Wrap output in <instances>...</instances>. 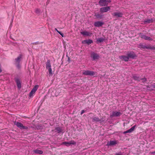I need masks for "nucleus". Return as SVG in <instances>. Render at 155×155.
<instances>
[{
  "label": "nucleus",
  "mask_w": 155,
  "mask_h": 155,
  "mask_svg": "<svg viewBox=\"0 0 155 155\" xmlns=\"http://www.w3.org/2000/svg\"><path fill=\"white\" fill-rule=\"evenodd\" d=\"M147 89L148 90H153V89L150 88V87L148 86H147Z\"/></svg>",
  "instance_id": "nucleus-35"
},
{
  "label": "nucleus",
  "mask_w": 155,
  "mask_h": 155,
  "mask_svg": "<svg viewBox=\"0 0 155 155\" xmlns=\"http://www.w3.org/2000/svg\"><path fill=\"white\" fill-rule=\"evenodd\" d=\"M54 30L58 33L60 32V31H58L56 28H55Z\"/></svg>",
  "instance_id": "nucleus-39"
},
{
  "label": "nucleus",
  "mask_w": 155,
  "mask_h": 155,
  "mask_svg": "<svg viewBox=\"0 0 155 155\" xmlns=\"http://www.w3.org/2000/svg\"><path fill=\"white\" fill-rule=\"evenodd\" d=\"M35 91L31 90V91L29 93V97H31L33 96V94H35Z\"/></svg>",
  "instance_id": "nucleus-27"
},
{
  "label": "nucleus",
  "mask_w": 155,
  "mask_h": 155,
  "mask_svg": "<svg viewBox=\"0 0 155 155\" xmlns=\"http://www.w3.org/2000/svg\"><path fill=\"white\" fill-rule=\"evenodd\" d=\"M153 88H155V83L153 85Z\"/></svg>",
  "instance_id": "nucleus-42"
},
{
  "label": "nucleus",
  "mask_w": 155,
  "mask_h": 155,
  "mask_svg": "<svg viewBox=\"0 0 155 155\" xmlns=\"http://www.w3.org/2000/svg\"><path fill=\"white\" fill-rule=\"evenodd\" d=\"M123 133L124 134H127V130L126 131H125Z\"/></svg>",
  "instance_id": "nucleus-41"
},
{
  "label": "nucleus",
  "mask_w": 155,
  "mask_h": 155,
  "mask_svg": "<svg viewBox=\"0 0 155 155\" xmlns=\"http://www.w3.org/2000/svg\"><path fill=\"white\" fill-rule=\"evenodd\" d=\"M14 80L16 83L17 87L18 89H20L21 87V83L19 77L18 76L15 77Z\"/></svg>",
  "instance_id": "nucleus-5"
},
{
  "label": "nucleus",
  "mask_w": 155,
  "mask_h": 155,
  "mask_svg": "<svg viewBox=\"0 0 155 155\" xmlns=\"http://www.w3.org/2000/svg\"><path fill=\"white\" fill-rule=\"evenodd\" d=\"M59 34L61 35L62 37H64V34L63 33H62L61 32V31H60L59 33Z\"/></svg>",
  "instance_id": "nucleus-34"
},
{
  "label": "nucleus",
  "mask_w": 155,
  "mask_h": 155,
  "mask_svg": "<svg viewBox=\"0 0 155 155\" xmlns=\"http://www.w3.org/2000/svg\"><path fill=\"white\" fill-rule=\"evenodd\" d=\"M139 35L141 38L144 39L145 40L149 41H152L153 40V39L150 37L147 36L141 33H139Z\"/></svg>",
  "instance_id": "nucleus-9"
},
{
  "label": "nucleus",
  "mask_w": 155,
  "mask_h": 155,
  "mask_svg": "<svg viewBox=\"0 0 155 155\" xmlns=\"http://www.w3.org/2000/svg\"><path fill=\"white\" fill-rule=\"evenodd\" d=\"M127 133H130L132 132L130 129L127 130Z\"/></svg>",
  "instance_id": "nucleus-38"
},
{
  "label": "nucleus",
  "mask_w": 155,
  "mask_h": 155,
  "mask_svg": "<svg viewBox=\"0 0 155 155\" xmlns=\"http://www.w3.org/2000/svg\"><path fill=\"white\" fill-rule=\"evenodd\" d=\"M22 58V55L20 54L19 56L17 58L15 59V64L16 65V67L18 68H20V63Z\"/></svg>",
  "instance_id": "nucleus-2"
},
{
  "label": "nucleus",
  "mask_w": 155,
  "mask_h": 155,
  "mask_svg": "<svg viewBox=\"0 0 155 155\" xmlns=\"http://www.w3.org/2000/svg\"><path fill=\"white\" fill-rule=\"evenodd\" d=\"M93 42L92 40L90 39L85 40L82 41V43L83 44H87L88 45H89Z\"/></svg>",
  "instance_id": "nucleus-14"
},
{
  "label": "nucleus",
  "mask_w": 155,
  "mask_h": 155,
  "mask_svg": "<svg viewBox=\"0 0 155 155\" xmlns=\"http://www.w3.org/2000/svg\"><path fill=\"white\" fill-rule=\"evenodd\" d=\"M68 61H69L70 58L69 57H68Z\"/></svg>",
  "instance_id": "nucleus-43"
},
{
  "label": "nucleus",
  "mask_w": 155,
  "mask_h": 155,
  "mask_svg": "<svg viewBox=\"0 0 155 155\" xmlns=\"http://www.w3.org/2000/svg\"><path fill=\"white\" fill-rule=\"evenodd\" d=\"M121 115V113L120 112L118 111H113L111 114H110V117L111 118L114 117H118Z\"/></svg>",
  "instance_id": "nucleus-10"
},
{
  "label": "nucleus",
  "mask_w": 155,
  "mask_h": 155,
  "mask_svg": "<svg viewBox=\"0 0 155 155\" xmlns=\"http://www.w3.org/2000/svg\"><path fill=\"white\" fill-rule=\"evenodd\" d=\"M41 10L39 8H37L35 9V12L37 14H38L40 13Z\"/></svg>",
  "instance_id": "nucleus-28"
},
{
  "label": "nucleus",
  "mask_w": 155,
  "mask_h": 155,
  "mask_svg": "<svg viewBox=\"0 0 155 155\" xmlns=\"http://www.w3.org/2000/svg\"><path fill=\"white\" fill-rule=\"evenodd\" d=\"M69 143V142H63L61 144H64L66 145L67 146H69L70 145V144H68V143Z\"/></svg>",
  "instance_id": "nucleus-30"
},
{
  "label": "nucleus",
  "mask_w": 155,
  "mask_h": 155,
  "mask_svg": "<svg viewBox=\"0 0 155 155\" xmlns=\"http://www.w3.org/2000/svg\"><path fill=\"white\" fill-rule=\"evenodd\" d=\"M155 153V152H153L152 153Z\"/></svg>",
  "instance_id": "nucleus-44"
},
{
  "label": "nucleus",
  "mask_w": 155,
  "mask_h": 155,
  "mask_svg": "<svg viewBox=\"0 0 155 155\" xmlns=\"http://www.w3.org/2000/svg\"><path fill=\"white\" fill-rule=\"evenodd\" d=\"M115 155H122L121 153V152H120L118 153H117Z\"/></svg>",
  "instance_id": "nucleus-37"
},
{
  "label": "nucleus",
  "mask_w": 155,
  "mask_h": 155,
  "mask_svg": "<svg viewBox=\"0 0 155 155\" xmlns=\"http://www.w3.org/2000/svg\"><path fill=\"white\" fill-rule=\"evenodd\" d=\"M38 85H35L34 87L32 89V90L34 91L35 92H36V91L38 89Z\"/></svg>",
  "instance_id": "nucleus-26"
},
{
  "label": "nucleus",
  "mask_w": 155,
  "mask_h": 155,
  "mask_svg": "<svg viewBox=\"0 0 155 155\" xmlns=\"http://www.w3.org/2000/svg\"><path fill=\"white\" fill-rule=\"evenodd\" d=\"M94 16H96L97 18L100 19H101L103 17L102 15H100L99 13L95 14Z\"/></svg>",
  "instance_id": "nucleus-22"
},
{
  "label": "nucleus",
  "mask_w": 155,
  "mask_h": 155,
  "mask_svg": "<svg viewBox=\"0 0 155 155\" xmlns=\"http://www.w3.org/2000/svg\"><path fill=\"white\" fill-rule=\"evenodd\" d=\"M111 2L110 0H100L99 2V5L102 7L107 6L108 3Z\"/></svg>",
  "instance_id": "nucleus-4"
},
{
  "label": "nucleus",
  "mask_w": 155,
  "mask_h": 155,
  "mask_svg": "<svg viewBox=\"0 0 155 155\" xmlns=\"http://www.w3.org/2000/svg\"><path fill=\"white\" fill-rule=\"evenodd\" d=\"M104 24V22L100 21L95 22L94 23V26L96 27H100L102 26Z\"/></svg>",
  "instance_id": "nucleus-12"
},
{
  "label": "nucleus",
  "mask_w": 155,
  "mask_h": 155,
  "mask_svg": "<svg viewBox=\"0 0 155 155\" xmlns=\"http://www.w3.org/2000/svg\"><path fill=\"white\" fill-rule=\"evenodd\" d=\"M132 78L135 80L138 81H140V78L139 76L137 75L134 74L133 75Z\"/></svg>",
  "instance_id": "nucleus-17"
},
{
  "label": "nucleus",
  "mask_w": 155,
  "mask_h": 155,
  "mask_svg": "<svg viewBox=\"0 0 155 155\" xmlns=\"http://www.w3.org/2000/svg\"><path fill=\"white\" fill-rule=\"evenodd\" d=\"M91 57L93 60H95L98 59L100 58V56L97 53L93 52L91 54Z\"/></svg>",
  "instance_id": "nucleus-8"
},
{
  "label": "nucleus",
  "mask_w": 155,
  "mask_h": 155,
  "mask_svg": "<svg viewBox=\"0 0 155 155\" xmlns=\"http://www.w3.org/2000/svg\"><path fill=\"white\" fill-rule=\"evenodd\" d=\"M136 127V125H135L134 126H133V127H131L130 128V129L131 131L132 132L134 130V129Z\"/></svg>",
  "instance_id": "nucleus-31"
},
{
  "label": "nucleus",
  "mask_w": 155,
  "mask_h": 155,
  "mask_svg": "<svg viewBox=\"0 0 155 155\" xmlns=\"http://www.w3.org/2000/svg\"><path fill=\"white\" fill-rule=\"evenodd\" d=\"M55 130H57L58 133H60L62 131V128L60 127H56L55 128Z\"/></svg>",
  "instance_id": "nucleus-23"
},
{
  "label": "nucleus",
  "mask_w": 155,
  "mask_h": 155,
  "mask_svg": "<svg viewBox=\"0 0 155 155\" xmlns=\"http://www.w3.org/2000/svg\"><path fill=\"white\" fill-rule=\"evenodd\" d=\"M50 60H48L46 64V68L48 70L49 74L50 75H52L53 74L52 72V69L50 63Z\"/></svg>",
  "instance_id": "nucleus-3"
},
{
  "label": "nucleus",
  "mask_w": 155,
  "mask_h": 155,
  "mask_svg": "<svg viewBox=\"0 0 155 155\" xmlns=\"http://www.w3.org/2000/svg\"><path fill=\"white\" fill-rule=\"evenodd\" d=\"M123 133L124 134H127V130L126 131H125Z\"/></svg>",
  "instance_id": "nucleus-40"
},
{
  "label": "nucleus",
  "mask_w": 155,
  "mask_h": 155,
  "mask_svg": "<svg viewBox=\"0 0 155 155\" xmlns=\"http://www.w3.org/2000/svg\"><path fill=\"white\" fill-rule=\"evenodd\" d=\"M117 144V142L115 141H110L109 145V146H113Z\"/></svg>",
  "instance_id": "nucleus-24"
},
{
  "label": "nucleus",
  "mask_w": 155,
  "mask_h": 155,
  "mask_svg": "<svg viewBox=\"0 0 155 155\" xmlns=\"http://www.w3.org/2000/svg\"><path fill=\"white\" fill-rule=\"evenodd\" d=\"M76 142L74 141V140H71L69 143H68V144H70V145L71 144H72L74 145H76Z\"/></svg>",
  "instance_id": "nucleus-25"
},
{
  "label": "nucleus",
  "mask_w": 155,
  "mask_h": 155,
  "mask_svg": "<svg viewBox=\"0 0 155 155\" xmlns=\"http://www.w3.org/2000/svg\"><path fill=\"white\" fill-rule=\"evenodd\" d=\"M149 48H150L152 50H155V47L154 46L150 47H149Z\"/></svg>",
  "instance_id": "nucleus-32"
},
{
  "label": "nucleus",
  "mask_w": 155,
  "mask_h": 155,
  "mask_svg": "<svg viewBox=\"0 0 155 155\" xmlns=\"http://www.w3.org/2000/svg\"><path fill=\"white\" fill-rule=\"evenodd\" d=\"M109 6H107L104 7H102L100 8V11L101 13H104L107 12L110 10Z\"/></svg>",
  "instance_id": "nucleus-11"
},
{
  "label": "nucleus",
  "mask_w": 155,
  "mask_h": 155,
  "mask_svg": "<svg viewBox=\"0 0 155 155\" xmlns=\"http://www.w3.org/2000/svg\"><path fill=\"white\" fill-rule=\"evenodd\" d=\"M105 40V39L104 38H98L97 39L96 41L97 42V43H101L102 42H103Z\"/></svg>",
  "instance_id": "nucleus-21"
},
{
  "label": "nucleus",
  "mask_w": 155,
  "mask_h": 155,
  "mask_svg": "<svg viewBox=\"0 0 155 155\" xmlns=\"http://www.w3.org/2000/svg\"><path fill=\"white\" fill-rule=\"evenodd\" d=\"M80 33L84 36H90L92 34L88 31H84L81 32Z\"/></svg>",
  "instance_id": "nucleus-15"
},
{
  "label": "nucleus",
  "mask_w": 155,
  "mask_h": 155,
  "mask_svg": "<svg viewBox=\"0 0 155 155\" xmlns=\"http://www.w3.org/2000/svg\"><path fill=\"white\" fill-rule=\"evenodd\" d=\"M139 48L141 49L147 48L149 49V47H147L144 45H143V44L140 43L139 46Z\"/></svg>",
  "instance_id": "nucleus-19"
},
{
  "label": "nucleus",
  "mask_w": 155,
  "mask_h": 155,
  "mask_svg": "<svg viewBox=\"0 0 155 155\" xmlns=\"http://www.w3.org/2000/svg\"><path fill=\"white\" fill-rule=\"evenodd\" d=\"M113 16L117 18L121 17H122L123 14L121 12H115L112 14Z\"/></svg>",
  "instance_id": "nucleus-13"
},
{
  "label": "nucleus",
  "mask_w": 155,
  "mask_h": 155,
  "mask_svg": "<svg viewBox=\"0 0 155 155\" xmlns=\"http://www.w3.org/2000/svg\"><path fill=\"white\" fill-rule=\"evenodd\" d=\"M33 152L34 153L36 154H42L43 153V151L42 150L38 149L34 150Z\"/></svg>",
  "instance_id": "nucleus-18"
},
{
  "label": "nucleus",
  "mask_w": 155,
  "mask_h": 155,
  "mask_svg": "<svg viewBox=\"0 0 155 155\" xmlns=\"http://www.w3.org/2000/svg\"><path fill=\"white\" fill-rule=\"evenodd\" d=\"M82 74L85 75L94 76L95 74V72L93 71L89 70H84L82 72Z\"/></svg>",
  "instance_id": "nucleus-7"
},
{
  "label": "nucleus",
  "mask_w": 155,
  "mask_h": 155,
  "mask_svg": "<svg viewBox=\"0 0 155 155\" xmlns=\"http://www.w3.org/2000/svg\"><path fill=\"white\" fill-rule=\"evenodd\" d=\"M140 80H142V82L143 83H144L147 81V78H140Z\"/></svg>",
  "instance_id": "nucleus-29"
},
{
  "label": "nucleus",
  "mask_w": 155,
  "mask_h": 155,
  "mask_svg": "<svg viewBox=\"0 0 155 155\" xmlns=\"http://www.w3.org/2000/svg\"><path fill=\"white\" fill-rule=\"evenodd\" d=\"M85 112V111L84 110H82L81 111V115L82 114H83L84 113V112Z\"/></svg>",
  "instance_id": "nucleus-36"
},
{
  "label": "nucleus",
  "mask_w": 155,
  "mask_h": 155,
  "mask_svg": "<svg viewBox=\"0 0 155 155\" xmlns=\"http://www.w3.org/2000/svg\"><path fill=\"white\" fill-rule=\"evenodd\" d=\"M14 124L17 127L21 129L27 130L28 127L27 126H24L23 124L21 122L15 121L14 122Z\"/></svg>",
  "instance_id": "nucleus-6"
},
{
  "label": "nucleus",
  "mask_w": 155,
  "mask_h": 155,
  "mask_svg": "<svg viewBox=\"0 0 155 155\" xmlns=\"http://www.w3.org/2000/svg\"><path fill=\"white\" fill-rule=\"evenodd\" d=\"M39 44V42L38 41H37L35 42H33L31 43V44L33 45H37Z\"/></svg>",
  "instance_id": "nucleus-33"
},
{
  "label": "nucleus",
  "mask_w": 155,
  "mask_h": 155,
  "mask_svg": "<svg viewBox=\"0 0 155 155\" xmlns=\"http://www.w3.org/2000/svg\"><path fill=\"white\" fill-rule=\"evenodd\" d=\"M137 55L133 51H128L127 54V56L123 55L119 56V58L127 62L129 59H135L137 57Z\"/></svg>",
  "instance_id": "nucleus-1"
},
{
  "label": "nucleus",
  "mask_w": 155,
  "mask_h": 155,
  "mask_svg": "<svg viewBox=\"0 0 155 155\" xmlns=\"http://www.w3.org/2000/svg\"><path fill=\"white\" fill-rule=\"evenodd\" d=\"M153 21V20L151 18L150 19H146L144 21V23H152Z\"/></svg>",
  "instance_id": "nucleus-20"
},
{
  "label": "nucleus",
  "mask_w": 155,
  "mask_h": 155,
  "mask_svg": "<svg viewBox=\"0 0 155 155\" xmlns=\"http://www.w3.org/2000/svg\"><path fill=\"white\" fill-rule=\"evenodd\" d=\"M92 119L93 122H102L101 119H99L98 117H93Z\"/></svg>",
  "instance_id": "nucleus-16"
}]
</instances>
